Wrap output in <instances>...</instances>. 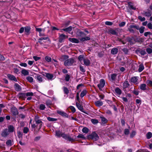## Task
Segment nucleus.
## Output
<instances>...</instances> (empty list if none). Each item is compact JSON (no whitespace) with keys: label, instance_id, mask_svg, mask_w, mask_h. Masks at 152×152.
Returning a JSON list of instances; mask_svg holds the SVG:
<instances>
[{"label":"nucleus","instance_id":"f257e3e1","mask_svg":"<svg viewBox=\"0 0 152 152\" xmlns=\"http://www.w3.org/2000/svg\"><path fill=\"white\" fill-rule=\"evenodd\" d=\"M77 35L78 36L82 38H80L81 41H84L86 40H89L90 38L88 37H84L85 36V34L83 32L81 31H78L77 33Z\"/></svg>","mask_w":152,"mask_h":152},{"label":"nucleus","instance_id":"f03ea898","mask_svg":"<svg viewBox=\"0 0 152 152\" xmlns=\"http://www.w3.org/2000/svg\"><path fill=\"white\" fill-rule=\"evenodd\" d=\"M89 139H91L94 141H96L99 139V137L98 134L95 132H93L88 137Z\"/></svg>","mask_w":152,"mask_h":152},{"label":"nucleus","instance_id":"7ed1b4c3","mask_svg":"<svg viewBox=\"0 0 152 152\" xmlns=\"http://www.w3.org/2000/svg\"><path fill=\"white\" fill-rule=\"evenodd\" d=\"M105 85V81L104 80L101 79L100 80V83L97 85V86L100 90H102Z\"/></svg>","mask_w":152,"mask_h":152},{"label":"nucleus","instance_id":"20e7f679","mask_svg":"<svg viewBox=\"0 0 152 152\" xmlns=\"http://www.w3.org/2000/svg\"><path fill=\"white\" fill-rule=\"evenodd\" d=\"M74 60L73 59H69L64 62V64L66 66H69L72 65L74 63Z\"/></svg>","mask_w":152,"mask_h":152},{"label":"nucleus","instance_id":"39448f33","mask_svg":"<svg viewBox=\"0 0 152 152\" xmlns=\"http://www.w3.org/2000/svg\"><path fill=\"white\" fill-rule=\"evenodd\" d=\"M68 37L66 35L62 34L59 35V41L61 43L63 42L64 40L66 39Z\"/></svg>","mask_w":152,"mask_h":152},{"label":"nucleus","instance_id":"423d86ee","mask_svg":"<svg viewBox=\"0 0 152 152\" xmlns=\"http://www.w3.org/2000/svg\"><path fill=\"white\" fill-rule=\"evenodd\" d=\"M62 137L69 141L72 142L74 140L69 135L66 134H64L62 135Z\"/></svg>","mask_w":152,"mask_h":152},{"label":"nucleus","instance_id":"0eeeda50","mask_svg":"<svg viewBox=\"0 0 152 152\" xmlns=\"http://www.w3.org/2000/svg\"><path fill=\"white\" fill-rule=\"evenodd\" d=\"M35 29L36 31L39 33V36H45L44 33L42 32V31L44 32L45 31V29L44 28L42 29L40 28H38L36 27Z\"/></svg>","mask_w":152,"mask_h":152},{"label":"nucleus","instance_id":"6e6552de","mask_svg":"<svg viewBox=\"0 0 152 152\" xmlns=\"http://www.w3.org/2000/svg\"><path fill=\"white\" fill-rule=\"evenodd\" d=\"M142 14L146 16H151L152 14L151 11L149 9H148L147 10L144 11Z\"/></svg>","mask_w":152,"mask_h":152},{"label":"nucleus","instance_id":"1a4fd4ad","mask_svg":"<svg viewBox=\"0 0 152 152\" xmlns=\"http://www.w3.org/2000/svg\"><path fill=\"white\" fill-rule=\"evenodd\" d=\"M138 77H133L131 78L130 81L135 84H137L139 83L138 81Z\"/></svg>","mask_w":152,"mask_h":152},{"label":"nucleus","instance_id":"9d476101","mask_svg":"<svg viewBox=\"0 0 152 152\" xmlns=\"http://www.w3.org/2000/svg\"><path fill=\"white\" fill-rule=\"evenodd\" d=\"M9 134V132L7 129H5L2 132L1 135L4 137H7Z\"/></svg>","mask_w":152,"mask_h":152},{"label":"nucleus","instance_id":"9b49d317","mask_svg":"<svg viewBox=\"0 0 152 152\" xmlns=\"http://www.w3.org/2000/svg\"><path fill=\"white\" fill-rule=\"evenodd\" d=\"M76 106L77 107V108L79 110H80L81 111L84 113V112L83 111V107L82 106V105L80 104L79 103L76 102Z\"/></svg>","mask_w":152,"mask_h":152},{"label":"nucleus","instance_id":"f8f14e48","mask_svg":"<svg viewBox=\"0 0 152 152\" xmlns=\"http://www.w3.org/2000/svg\"><path fill=\"white\" fill-rule=\"evenodd\" d=\"M72 29V26H70L67 28H64L60 30V31L62 32L63 31H64L66 32L69 33Z\"/></svg>","mask_w":152,"mask_h":152},{"label":"nucleus","instance_id":"ddd939ff","mask_svg":"<svg viewBox=\"0 0 152 152\" xmlns=\"http://www.w3.org/2000/svg\"><path fill=\"white\" fill-rule=\"evenodd\" d=\"M11 112L14 115H16L18 114V112L17 109L15 108H12L11 109Z\"/></svg>","mask_w":152,"mask_h":152},{"label":"nucleus","instance_id":"4468645a","mask_svg":"<svg viewBox=\"0 0 152 152\" xmlns=\"http://www.w3.org/2000/svg\"><path fill=\"white\" fill-rule=\"evenodd\" d=\"M64 134L60 131H56V135L58 137H62V135Z\"/></svg>","mask_w":152,"mask_h":152},{"label":"nucleus","instance_id":"2eb2a0df","mask_svg":"<svg viewBox=\"0 0 152 152\" xmlns=\"http://www.w3.org/2000/svg\"><path fill=\"white\" fill-rule=\"evenodd\" d=\"M19 98L24 99L26 98V95L25 93H19L18 95Z\"/></svg>","mask_w":152,"mask_h":152},{"label":"nucleus","instance_id":"dca6fc26","mask_svg":"<svg viewBox=\"0 0 152 152\" xmlns=\"http://www.w3.org/2000/svg\"><path fill=\"white\" fill-rule=\"evenodd\" d=\"M8 78L10 80H13L15 81L16 82L17 80L16 78L13 75L10 74L7 75Z\"/></svg>","mask_w":152,"mask_h":152},{"label":"nucleus","instance_id":"f3484780","mask_svg":"<svg viewBox=\"0 0 152 152\" xmlns=\"http://www.w3.org/2000/svg\"><path fill=\"white\" fill-rule=\"evenodd\" d=\"M83 61L84 64L86 66L89 65L90 64V61L87 58L83 59Z\"/></svg>","mask_w":152,"mask_h":152},{"label":"nucleus","instance_id":"a211bd4d","mask_svg":"<svg viewBox=\"0 0 152 152\" xmlns=\"http://www.w3.org/2000/svg\"><path fill=\"white\" fill-rule=\"evenodd\" d=\"M69 39L70 42L73 43H77L79 42L78 39L75 38H69Z\"/></svg>","mask_w":152,"mask_h":152},{"label":"nucleus","instance_id":"6ab92c4d","mask_svg":"<svg viewBox=\"0 0 152 152\" xmlns=\"http://www.w3.org/2000/svg\"><path fill=\"white\" fill-rule=\"evenodd\" d=\"M14 88L16 91H19L21 90V88L18 84L15 83L14 85Z\"/></svg>","mask_w":152,"mask_h":152},{"label":"nucleus","instance_id":"aec40b11","mask_svg":"<svg viewBox=\"0 0 152 152\" xmlns=\"http://www.w3.org/2000/svg\"><path fill=\"white\" fill-rule=\"evenodd\" d=\"M95 105L98 107H99L102 105L103 103L102 101H98L95 102Z\"/></svg>","mask_w":152,"mask_h":152},{"label":"nucleus","instance_id":"412c9836","mask_svg":"<svg viewBox=\"0 0 152 152\" xmlns=\"http://www.w3.org/2000/svg\"><path fill=\"white\" fill-rule=\"evenodd\" d=\"M118 49L116 48H114L111 50V53L113 55L116 54L118 52Z\"/></svg>","mask_w":152,"mask_h":152},{"label":"nucleus","instance_id":"4be33fe9","mask_svg":"<svg viewBox=\"0 0 152 152\" xmlns=\"http://www.w3.org/2000/svg\"><path fill=\"white\" fill-rule=\"evenodd\" d=\"M100 118L101 120L102 123L103 124H105L107 122L108 120L104 117H100Z\"/></svg>","mask_w":152,"mask_h":152},{"label":"nucleus","instance_id":"5701e85b","mask_svg":"<svg viewBox=\"0 0 152 152\" xmlns=\"http://www.w3.org/2000/svg\"><path fill=\"white\" fill-rule=\"evenodd\" d=\"M87 91L85 89L83 90L80 93V97L82 98L85 96L87 94Z\"/></svg>","mask_w":152,"mask_h":152},{"label":"nucleus","instance_id":"b1692460","mask_svg":"<svg viewBox=\"0 0 152 152\" xmlns=\"http://www.w3.org/2000/svg\"><path fill=\"white\" fill-rule=\"evenodd\" d=\"M144 67L143 64H140L139 66V67L138 69V71L139 72H141L144 69Z\"/></svg>","mask_w":152,"mask_h":152},{"label":"nucleus","instance_id":"393cba45","mask_svg":"<svg viewBox=\"0 0 152 152\" xmlns=\"http://www.w3.org/2000/svg\"><path fill=\"white\" fill-rule=\"evenodd\" d=\"M109 33L116 35H117V33L116 32V31L113 29H111L109 31Z\"/></svg>","mask_w":152,"mask_h":152},{"label":"nucleus","instance_id":"a878e982","mask_svg":"<svg viewBox=\"0 0 152 152\" xmlns=\"http://www.w3.org/2000/svg\"><path fill=\"white\" fill-rule=\"evenodd\" d=\"M35 120L37 124H40L39 128H41L42 125V123L41 121L38 120L37 118H35Z\"/></svg>","mask_w":152,"mask_h":152},{"label":"nucleus","instance_id":"bb28decb","mask_svg":"<svg viewBox=\"0 0 152 152\" xmlns=\"http://www.w3.org/2000/svg\"><path fill=\"white\" fill-rule=\"evenodd\" d=\"M21 73L24 75H27L29 74V72L28 71L25 69H23L22 70Z\"/></svg>","mask_w":152,"mask_h":152},{"label":"nucleus","instance_id":"cd10ccee","mask_svg":"<svg viewBox=\"0 0 152 152\" xmlns=\"http://www.w3.org/2000/svg\"><path fill=\"white\" fill-rule=\"evenodd\" d=\"M146 85L145 84H142L140 86V88L141 90L144 91L146 89Z\"/></svg>","mask_w":152,"mask_h":152},{"label":"nucleus","instance_id":"c85d7f7f","mask_svg":"<svg viewBox=\"0 0 152 152\" xmlns=\"http://www.w3.org/2000/svg\"><path fill=\"white\" fill-rule=\"evenodd\" d=\"M115 91L117 94L119 95H121V90L118 88H117L115 89Z\"/></svg>","mask_w":152,"mask_h":152},{"label":"nucleus","instance_id":"c756f323","mask_svg":"<svg viewBox=\"0 0 152 152\" xmlns=\"http://www.w3.org/2000/svg\"><path fill=\"white\" fill-rule=\"evenodd\" d=\"M126 39L127 41L129 42H130L131 44H133L134 43V42L133 41L134 39L133 37H128Z\"/></svg>","mask_w":152,"mask_h":152},{"label":"nucleus","instance_id":"7c9ffc66","mask_svg":"<svg viewBox=\"0 0 152 152\" xmlns=\"http://www.w3.org/2000/svg\"><path fill=\"white\" fill-rule=\"evenodd\" d=\"M14 127L11 125H10L8 127V131L9 132H12L14 131Z\"/></svg>","mask_w":152,"mask_h":152},{"label":"nucleus","instance_id":"2f4dec72","mask_svg":"<svg viewBox=\"0 0 152 152\" xmlns=\"http://www.w3.org/2000/svg\"><path fill=\"white\" fill-rule=\"evenodd\" d=\"M31 28L29 27H26L25 28V32L26 34H28L29 33Z\"/></svg>","mask_w":152,"mask_h":152},{"label":"nucleus","instance_id":"473e14b6","mask_svg":"<svg viewBox=\"0 0 152 152\" xmlns=\"http://www.w3.org/2000/svg\"><path fill=\"white\" fill-rule=\"evenodd\" d=\"M129 86V84L128 81L124 82L123 83V87L124 88L128 87Z\"/></svg>","mask_w":152,"mask_h":152},{"label":"nucleus","instance_id":"72a5a7b5","mask_svg":"<svg viewBox=\"0 0 152 152\" xmlns=\"http://www.w3.org/2000/svg\"><path fill=\"white\" fill-rule=\"evenodd\" d=\"M46 77L49 79L51 80L53 77V75L49 73L46 74Z\"/></svg>","mask_w":152,"mask_h":152},{"label":"nucleus","instance_id":"f704fd0d","mask_svg":"<svg viewBox=\"0 0 152 152\" xmlns=\"http://www.w3.org/2000/svg\"><path fill=\"white\" fill-rule=\"evenodd\" d=\"M63 89L64 91L65 94H68L69 93V90L66 87H64L63 88Z\"/></svg>","mask_w":152,"mask_h":152},{"label":"nucleus","instance_id":"c9c22d12","mask_svg":"<svg viewBox=\"0 0 152 152\" xmlns=\"http://www.w3.org/2000/svg\"><path fill=\"white\" fill-rule=\"evenodd\" d=\"M57 113L59 115L62 116H66V114L64 112L61 111H57Z\"/></svg>","mask_w":152,"mask_h":152},{"label":"nucleus","instance_id":"e433bc0d","mask_svg":"<svg viewBox=\"0 0 152 152\" xmlns=\"http://www.w3.org/2000/svg\"><path fill=\"white\" fill-rule=\"evenodd\" d=\"M6 145L8 146H11L12 145V141L11 140H7L6 142Z\"/></svg>","mask_w":152,"mask_h":152},{"label":"nucleus","instance_id":"4c0bfd02","mask_svg":"<svg viewBox=\"0 0 152 152\" xmlns=\"http://www.w3.org/2000/svg\"><path fill=\"white\" fill-rule=\"evenodd\" d=\"M84 56L83 55H80L78 57V59L79 60L82 64V61H83Z\"/></svg>","mask_w":152,"mask_h":152},{"label":"nucleus","instance_id":"58836bf2","mask_svg":"<svg viewBox=\"0 0 152 152\" xmlns=\"http://www.w3.org/2000/svg\"><path fill=\"white\" fill-rule=\"evenodd\" d=\"M26 79L30 83L32 82L33 81V79L31 76H28L26 77Z\"/></svg>","mask_w":152,"mask_h":152},{"label":"nucleus","instance_id":"ea45409f","mask_svg":"<svg viewBox=\"0 0 152 152\" xmlns=\"http://www.w3.org/2000/svg\"><path fill=\"white\" fill-rule=\"evenodd\" d=\"M91 122L94 124H96L98 123L99 121L97 119H92L91 120Z\"/></svg>","mask_w":152,"mask_h":152},{"label":"nucleus","instance_id":"a19ab883","mask_svg":"<svg viewBox=\"0 0 152 152\" xmlns=\"http://www.w3.org/2000/svg\"><path fill=\"white\" fill-rule=\"evenodd\" d=\"M47 119L50 121H57V119L49 117L47 118Z\"/></svg>","mask_w":152,"mask_h":152},{"label":"nucleus","instance_id":"79ce46f5","mask_svg":"<svg viewBox=\"0 0 152 152\" xmlns=\"http://www.w3.org/2000/svg\"><path fill=\"white\" fill-rule=\"evenodd\" d=\"M145 27L143 26H141L140 28L139 27V29L140 32L141 34H142L143 33L145 29Z\"/></svg>","mask_w":152,"mask_h":152},{"label":"nucleus","instance_id":"37998d69","mask_svg":"<svg viewBox=\"0 0 152 152\" xmlns=\"http://www.w3.org/2000/svg\"><path fill=\"white\" fill-rule=\"evenodd\" d=\"M82 131L83 133H87L88 132L89 130L88 128L85 127L83 128Z\"/></svg>","mask_w":152,"mask_h":152},{"label":"nucleus","instance_id":"c03bdc74","mask_svg":"<svg viewBox=\"0 0 152 152\" xmlns=\"http://www.w3.org/2000/svg\"><path fill=\"white\" fill-rule=\"evenodd\" d=\"M111 77L113 80H114L116 78V74H112Z\"/></svg>","mask_w":152,"mask_h":152},{"label":"nucleus","instance_id":"a18cd8bd","mask_svg":"<svg viewBox=\"0 0 152 152\" xmlns=\"http://www.w3.org/2000/svg\"><path fill=\"white\" fill-rule=\"evenodd\" d=\"M146 51L148 54H151L152 53V49L149 48H147Z\"/></svg>","mask_w":152,"mask_h":152},{"label":"nucleus","instance_id":"49530a36","mask_svg":"<svg viewBox=\"0 0 152 152\" xmlns=\"http://www.w3.org/2000/svg\"><path fill=\"white\" fill-rule=\"evenodd\" d=\"M147 83L148 86L152 87V81L148 80L147 81Z\"/></svg>","mask_w":152,"mask_h":152},{"label":"nucleus","instance_id":"de8ad7c7","mask_svg":"<svg viewBox=\"0 0 152 152\" xmlns=\"http://www.w3.org/2000/svg\"><path fill=\"white\" fill-rule=\"evenodd\" d=\"M152 134L151 132H148L146 134V137L148 139H150L152 137Z\"/></svg>","mask_w":152,"mask_h":152},{"label":"nucleus","instance_id":"09e8293b","mask_svg":"<svg viewBox=\"0 0 152 152\" xmlns=\"http://www.w3.org/2000/svg\"><path fill=\"white\" fill-rule=\"evenodd\" d=\"M36 78H37V80L39 82H42V77L41 76L39 75H38L36 76Z\"/></svg>","mask_w":152,"mask_h":152},{"label":"nucleus","instance_id":"8fccbe9b","mask_svg":"<svg viewBox=\"0 0 152 152\" xmlns=\"http://www.w3.org/2000/svg\"><path fill=\"white\" fill-rule=\"evenodd\" d=\"M45 59L48 62H50L51 61V58L48 56H46L45 57Z\"/></svg>","mask_w":152,"mask_h":152},{"label":"nucleus","instance_id":"3c124183","mask_svg":"<svg viewBox=\"0 0 152 152\" xmlns=\"http://www.w3.org/2000/svg\"><path fill=\"white\" fill-rule=\"evenodd\" d=\"M39 108L41 110H44L45 108V106L43 104H40L39 105Z\"/></svg>","mask_w":152,"mask_h":152},{"label":"nucleus","instance_id":"603ef678","mask_svg":"<svg viewBox=\"0 0 152 152\" xmlns=\"http://www.w3.org/2000/svg\"><path fill=\"white\" fill-rule=\"evenodd\" d=\"M130 27L131 28H135L137 30H139V26H138L134 25H131Z\"/></svg>","mask_w":152,"mask_h":152},{"label":"nucleus","instance_id":"864d4df0","mask_svg":"<svg viewBox=\"0 0 152 152\" xmlns=\"http://www.w3.org/2000/svg\"><path fill=\"white\" fill-rule=\"evenodd\" d=\"M70 76L68 74H66L65 77V80L66 81H68L70 79Z\"/></svg>","mask_w":152,"mask_h":152},{"label":"nucleus","instance_id":"5fc2aeb1","mask_svg":"<svg viewBox=\"0 0 152 152\" xmlns=\"http://www.w3.org/2000/svg\"><path fill=\"white\" fill-rule=\"evenodd\" d=\"M29 130L28 129L27 127H24L23 130V132L24 133H27Z\"/></svg>","mask_w":152,"mask_h":152},{"label":"nucleus","instance_id":"6e6d98bb","mask_svg":"<svg viewBox=\"0 0 152 152\" xmlns=\"http://www.w3.org/2000/svg\"><path fill=\"white\" fill-rule=\"evenodd\" d=\"M138 18L141 21H144L145 20V19L144 17H142L141 16H139Z\"/></svg>","mask_w":152,"mask_h":152},{"label":"nucleus","instance_id":"4d7b16f0","mask_svg":"<svg viewBox=\"0 0 152 152\" xmlns=\"http://www.w3.org/2000/svg\"><path fill=\"white\" fill-rule=\"evenodd\" d=\"M126 24V22H122L119 24V26L120 27H122L124 26Z\"/></svg>","mask_w":152,"mask_h":152},{"label":"nucleus","instance_id":"13d9d810","mask_svg":"<svg viewBox=\"0 0 152 152\" xmlns=\"http://www.w3.org/2000/svg\"><path fill=\"white\" fill-rule=\"evenodd\" d=\"M69 108L72 111L73 113H75V112L76 110H75V109L74 107L72 106H71Z\"/></svg>","mask_w":152,"mask_h":152},{"label":"nucleus","instance_id":"bf43d9fd","mask_svg":"<svg viewBox=\"0 0 152 152\" xmlns=\"http://www.w3.org/2000/svg\"><path fill=\"white\" fill-rule=\"evenodd\" d=\"M136 134V132L135 131H133L131 134H130V137H133Z\"/></svg>","mask_w":152,"mask_h":152},{"label":"nucleus","instance_id":"052dcab7","mask_svg":"<svg viewBox=\"0 0 152 152\" xmlns=\"http://www.w3.org/2000/svg\"><path fill=\"white\" fill-rule=\"evenodd\" d=\"M106 25L109 26L112 25L113 24V23L110 21H106L105 23Z\"/></svg>","mask_w":152,"mask_h":152},{"label":"nucleus","instance_id":"680f3d73","mask_svg":"<svg viewBox=\"0 0 152 152\" xmlns=\"http://www.w3.org/2000/svg\"><path fill=\"white\" fill-rule=\"evenodd\" d=\"M142 56H144L146 54L145 51V50H142L140 52Z\"/></svg>","mask_w":152,"mask_h":152},{"label":"nucleus","instance_id":"e2e57ef3","mask_svg":"<svg viewBox=\"0 0 152 152\" xmlns=\"http://www.w3.org/2000/svg\"><path fill=\"white\" fill-rule=\"evenodd\" d=\"M77 137L78 138H81L82 139H85V137L84 135L81 134H79L77 136Z\"/></svg>","mask_w":152,"mask_h":152},{"label":"nucleus","instance_id":"0e129e2a","mask_svg":"<svg viewBox=\"0 0 152 152\" xmlns=\"http://www.w3.org/2000/svg\"><path fill=\"white\" fill-rule=\"evenodd\" d=\"M33 58L35 61H37L40 59V57L36 56H34Z\"/></svg>","mask_w":152,"mask_h":152},{"label":"nucleus","instance_id":"69168bd1","mask_svg":"<svg viewBox=\"0 0 152 152\" xmlns=\"http://www.w3.org/2000/svg\"><path fill=\"white\" fill-rule=\"evenodd\" d=\"M20 65L21 66L26 67L27 66V64L26 63H21L20 64Z\"/></svg>","mask_w":152,"mask_h":152},{"label":"nucleus","instance_id":"338daca9","mask_svg":"<svg viewBox=\"0 0 152 152\" xmlns=\"http://www.w3.org/2000/svg\"><path fill=\"white\" fill-rule=\"evenodd\" d=\"M124 134L126 135H128L129 133V130L128 129H125L124 130Z\"/></svg>","mask_w":152,"mask_h":152},{"label":"nucleus","instance_id":"774afa93","mask_svg":"<svg viewBox=\"0 0 152 152\" xmlns=\"http://www.w3.org/2000/svg\"><path fill=\"white\" fill-rule=\"evenodd\" d=\"M148 28L150 29H152V24L151 23H149L147 24Z\"/></svg>","mask_w":152,"mask_h":152}]
</instances>
